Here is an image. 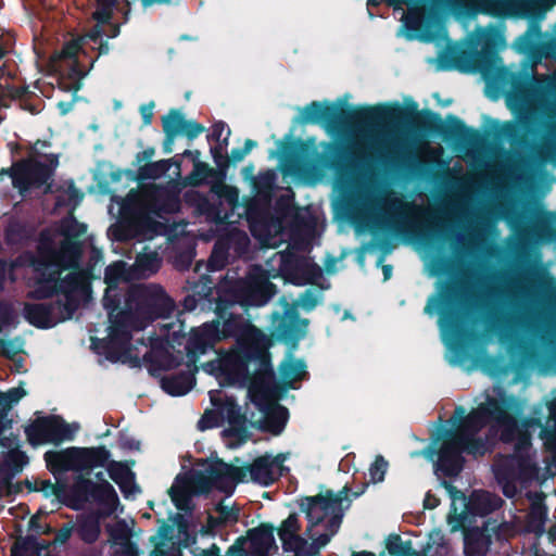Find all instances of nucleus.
<instances>
[{"mask_svg": "<svg viewBox=\"0 0 556 556\" xmlns=\"http://www.w3.org/2000/svg\"><path fill=\"white\" fill-rule=\"evenodd\" d=\"M217 291L214 313L216 319L192 329L186 343L187 356L195 364L200 355L229 338L236 339V349L219 362L220 374L233 384L249 383L250 389L266 395L276 386V376L269 352V338L249 319L239 306Z\"/></svg>", "mask_w": 556, "mask_h": 556, "instance_id": "obj_1", "label": "nucleus"}, {"mask_svg": "<svg viewBox=\"0 0 556 556\" xmlns=\"http://www.w3.org/2000/svg\"><path fill=\"white\" fill-rule=\"evenodd\" d=\"M241 469H245L244 479L249 473L253 482L269 486L279 479L283 466L279 456L263 455L256 457L251 464L242 466Z\"/></svg>", "mask_w": 556, "mask_h": 556, "instance_id": "obj_20", "label": "nucleus"}, {"mask_svg": "<svg viewBox=\"0 0 556 556\" xmlns=\"http://www.w3.org/2000/svg\"><path fill=\"white\" fill-rule=\"evenodd\" d=\"M460 295L458 283L454 281L441 282L439 293L430 295L424 308L427 315H433L438 311V324L442 334L455 348L462 345V341L467 333L458 309Z\"/></svg>", "mask_w": 556, "mask_h": 556, "instance_id": "obj_7", "label": "nucleus"}, {"mask_svg": "<svg viewBox=\"0 0 556 556\" xmlns=\"http://www.w3.org/2000/svg\"><path fill=\"white\" fill-rule=\"evenodd\" d=\"M79 470H90L96 467H103L110 459L111 453L104 446L77 447Z\"/></svg>", "mask_w": 556, "mask_h": 556, "instance_id": "obj_32", "label": "nucleus"}, {"mask_svg": "<svg viewBox=\"0 0 556 556\" xmlns=\"http://www.w3.org/2000/svg\"><path fill=\"white\" fill-rule=\"evenodd\" d=\"M25 395H26V391L22 387L11 388L7 392H2V396H3L2 402H3L5 414L8 415L9 410L12 408V405L17 403Z\"/></svg>", "mask_w": 556, "mask_h": 556, "instance_id": "obj_63", "label": "nucleus"}, {"mask_svg": "<svg viewBox=\"0 0 556 556\" xmlns=\"http://www.w3.org/2000/svg\"><path fill=\"white\" fill-rule=\"evenodd\" d=\"M306 365L301 359H287L280 363L279 372L283 384L288 389H292L293 382L302 380L306 375Z\"/></svg>", "mask_w": 556, "mask_h": 556, "instance_id": "obj_39", "label": "nucleus"}, {"mask_svg": "<svg viewBox=\"0 0 556 556\" xmlns=\"http://www.w3.org/2000/svg\"><path fill=\"white\" fill-rule=\"evenodd\" d=\"M43 547L35 535L20 536L11 548V556H28L29 553L38 554Z\"/></svg>", "mask_w": 556, "mask_h": 556, "instance_id": "obj_42", "label": "nucleus"}, {"mask_svg": "<svg viewBox=\"0 0 556 556\" xmlns=\"http://www.w3.org/2000/svg\"><path fill=\"white\" fill-rule=\"evenodd\" d=\"M516 418L515 416H513ZM517 420V419H515ZM517 431L514 440L510 442H515V455L514 458H516L517 466L520 471H525L527 469L534 470V466L531 464V460L528 456H525L523 454H527L531 447V438L530 435L522 431L518 425V421H516Z\"/></svg>", "mask_w": 556, "mask_h": 556, "instance_id": "obj_35", "label": "nucleus"}, {"mask_svg": "<svg viewBox=\"0 0 556 556\" xmlns=\"http://www.w3.org/2000/svg\"><path fill=\"white\" fill-rule=\"evenodd\" d=\"M87 503L97 504L100 507L98 513L110 516L117 509L119 498L113 485L106 480L93 482L89 478L78 476L68 489L63 504L74 510H79Z\"/></svg>", "mask_w": 556, "mask_h": 556, "instance_id": "obj_10", "label": "nucleus"}, {"mask_svg": "<svg viewBox=\"0 0 556 556\" xmlns=\"http://www.w3.org/2000/svg\"><path fill=\"white\" fill-rule=\"evenodd\" d=\"M137 267L149 275L155 274L161 266V258L156 252L139 254L136 260Z\"/></svg>", "mask_w": 556, "mask_h": 556, "instance_id": "obj_56", "label": "nucleus"}, {"mask_svg": "<svg viewBox=\"0 0 556 556\" xmlns=\"http://www.w3.org/2000/svg\"><path fill=\"white\" fill-rule=\"evenodd\" d=\"M80 50V40L73 39L66 42L51 59L53 68L59 72L58 87L62 91L73 92L74 97L81 88V79L87 76L97 60V58L91 60L89 68L85 70L78 60Z\"/></svg>", "mask_w": 556, "mask_h": 556, "instance_id": "obj_13", "label": "nucleus"}, {"mask_svg": "<svg viewBox=\"0 0 556 556\" xmlns=\"http://www.w3.org/2000/svg\"><path fill=\"white\" fill-rule=\"evenodd\" d=\"M413 207H415L413 204H399L389 217L379 220L378 227L388 235L418 241L443 238L445 223L435 215H428L427 224L419 227L408 219L405 211Z\"/></svg>", "mask_w": 556, "mask_h": 556, "instance_id": "obj_12", "label": "nucleus"}, {"mask_svg": "<svg viewBox=\"0 0 556 556\" xmlns=\"http://www.w3.org/2000/svg\"><path fill=\"white\" fill-rule=\"evenodd\" d=\"M223 287H215L208 276H202L199 281L194 282L191 291L201 300L202 309L208 308L214 311L216 306L217 291Z\"/></svg>", "mask_w": 556, "mask_h": 556, "instance_id": "obj_36", "label": "nucleus"}, {"mask_svg": "<svg viewBox=\"0 0 556 556\" xmlns=\"http://www.w3.org/2000/svg\"><path fill=\"white\" fill-rule=\"evenodd\" d=\"M492 536L489 529L473 527L468 529L464 535L465 556H484L490 549Z\"/></svg>", "mask_w": 556, "mask_h": 556, "instance_id": "obj_26", "label": "nucleus"}, {"mask_svg": "<svg viewBox=\"0 0 556 556\" xmlns=\"http://www.w3.org/2000/svg\"><path fill=\"white\" fill-rule=\"evenodd\" d=\"M218 291L227 298V301L237 304L240 311L248 312L249 307L268 303L277 293V287L269 280L267 274L261 270L245 278L226 281Z\"/></svg>", "mask_w": 556, "mask_h": 556, "instance_id": "obj_9", "label": "nucleus"}, {"mask_svg": "<svg viewBox=\"0 0 556 556\" xmlns=\"http://www.w3.org/2000/svg\"><path fill=\"white\" fill-rule=\"evenodd\" d=\"M289 419V410L286 406L276 403L265 413L264 420L261 425L263 431L274 435H279L285 430Z\"/></svg>", "mask_w": 556, "mask_h": 556, "instance_id": "obj_33", "label": "nucleus"}, {"mask_svg": "<svg viewBox=\"0 0 556 556\" xmlns=\"http://www.w3.org/2000/svg\"><path fill=\"white\" fill-rule=\"evenodd\" d=\"M176 526L174 525V517L172 518V523H167L162 521V525L159 528L156 534L150 538V543L153 545V549L150 553V556H180V549L166 548V543H173L174 539V529Z\"/></svg>", "mask_w": 556, "mask_h": 556, "instance_id": "obj_30", "label": "nucleus"}, {"mask_svg": "<svg viewBox=\"0 0 556 556\" xmlns=\"http://www.w3.org/2000/svg\"><path fill=\"white\" fill-rule=\"evenodd\" d=\"M244 471L245 469L227 464L219 458L214 460L206 469L215 489L228 495L233 493L238 483L244 481Z\"/></svg>", "mask_w": 556, "mask_h": 556, "instance_id": "obj_21", "label": "nucleus"}, {"mask_svg": "<svg viewBox=\"0 0 556 556\" xmlns=\"http://www.w3.org/2000/svg\"><path fill=\"white\" fill-rule=\"evenodd\" d=\"M491 421L501 428V440L511 442L516 435V420L508 412V406L496 399H488L468 414L464 406H456L450 419L451 428H441L435 442L441 441L439 447L430 448V458L434 460L438 476L448 478L457 477L465 464L463 454L473 457L484 456L491 451L489 438L479 437V432Z\"/></svg>", "mask_w": 556, "mask_h": 556, "instance_id": "obj_3", "label": "nucleus"}, {"mask_svg": "<svg viewBox=\"0 0 556 556\" xmlns=\"http://www.w3.org/2000/svg\"><path fill=\"white\" fill-rule=\"evenodd\" d=\"M504 501L488 491H473L467 504L468 511L473 516L485 517L500 509Z\"/></svg>", "mask_w": 556, "mask_h": 556, "instance_id": "obj_27", "label": "nucleus"}, {"mask_svg": "<svg viewBox=\"0 0 556 556\" xmlns=\"http://www.w3.org/2000/svg\"><path fill=\"white\" fill-rule=\"evenodd\" d=\"M227 176V170H219V167H211L205 162H195L192 172L187 177V182L192 187H199L206 182L208 178H215L223 181Z\"/></svg>", "mask_w": 556, "mask_h": 556, "instance_id": "obj_37", "label": "nucleus"}, {"mask_svg": "<svg viewBox=\"0 0 556 556\" xmlns=\"http://www.w3.org/2000/svg\"><path fill=\"white\" fill-rule=\"evenodd\" d=\"M25 319L38 329H50L60 323L72 319L62 308V299L43 303H27L24 306Z\"/></svg>", "mask_w": 556, "mask_h": 556, "instance_id": "obj_17", "label": "nucleus"}, {"mask_svg": "<svg viewBox=\"0 0 556 556\" xmlns=\"http://www.w3.org/2000/svg\"><path fill=\"white\" fill-rule=\"evenodd\" d=\"M275 176L271 172L258 174L255 180L251 184L255 194L263 199H270L274 191Z\"/></svg>", "mask_w": 556, "mask_h": 556, "instance_id": "obj_44", "label": "nucleus"}, {"mask_svg": "<svg viewBox=\"0 0 556 556\" xmlns=\"http://www.w3.org/2000/svg\"><path fill=\"white\" fill-rule=\"evenodd\" d=\"M257 146V142L253 139H247L244 141V146L242 148H233L229 155L226 154L224 160L228 161L227 163V169L229 168L230 164H236L238 162H241L253 148Z\"/></svg>", "mask_w": 556, "mask_h": 556, "instance_id": "obj_59", "label": "nucleus"}, {"mask_svg": "<svg viewBox=\"0 0 556 556\" xmlns=\"http://www.w3.org/2000/svg\"><path fill=\"white\" fill-rule=\"evenodd\" d=\"M215 510L218 514L220 522L226 525L228 522L235 523L239 519V509L232 508L224 505L223 503H218L215 507Z\"/></svg>", "mask_w": 556, "mask_h": 556, "instance_id": "obj_64", "label": "nucleus"}, {"mask_svg": "<svg viewBox=\"0 0 556 556\" xmlns=\"http://www.w3.org/2000/svg\"><path fill=\"white\" fill-rule=\"evenodd\" d=\"M51 165L45 164L33 159H23L14 162L10 168H2V174H7L12 179V185L25 193L30 188L46 187V192L50 191L51 184L48 181L53 176V168L58 165V156L52 155Z\"/></svg>", "mask_w": 556, "mask_h": 556, "instance_id": "obj_14", "label": "nucleus"}, {"mask_svg": "<svg viewBox=\"0 0 556 556\" xmlns=\"http://www.w3.org/2000/svg\"><path fill=\"white\" fill-rule=\"evenodd\" d=\"M104 517L101 513L81 515L77 518L75 532L86 544H93L98 541L101 533L100 518Z\"/></svg>", "mask_w": 556, "mask_h": 556, "instance_id": "obj_31", "label": "nucleus"}, {"mask_svg": "<svg viewBox=\"0 0 556 556\" xmlns=\"http://www.w3.org/2000/svg\"><path fill=\"white\" fill-rule=\"evenodd\" d=\"M321 164L338 172L345 170L354 161L349 146L340 142H326L320 156Z\"/></svg>", "mask_w": 556, "mask_h": 556, "instance_id": "obj_24", "label": "nucleus"}, {"mask_svg": "<svg viewBox=\"0 0 556 556\" xmlns=\"http://www.w3.org/2000/svg\"><path fill=\"white\" fill-rule=\"evenodd\" d=\"M194 384V372L190 370L167 375L161 379V388L172 396H182L187 394Z\"/></svg>", "mask_w": 556, "mask_h": 556, "instance_id": "obj_29", "label": "nucleus"}, {"mask_svg": "<svg viewBox=\"0 0 556 556\" xmlns=\"http://www.w3.org/2000/svg\"><path fill=\"white\" fill-rule=\"evenodd\" d=\"M81 253L78 240L63 239L56 249L50 239H42L35 254L30 256L29 265L34 271L52 270V274H62L64 270L78 268Z\"/></svg>", "mask_w": 556, "mask_h": 556, "instance_id": "obj_11", "label": "nucleus"}, {"mask_svg": "<svg viewBox=\"0 0 556 556\" xmlns=\"http://www.w3.org/2000/svg\"><path fill=\"white\" fill-rule=\"evenodd\" d=\"M306 268H312L309 266V261L296 255L283 257L280 266L281 274L286 281H289L294 286L307 285V278H304Z\"/></svg>", "mask_w": 556, "mask_h": 556, "instance_id": "obj_28", "label": "nucleus"}, {"mask_svg": "<svg viewBox=\"0 0 556 556\" xmlns=\"http://www.w3.org/2000/svg\"><path fill=\"white\" fill-rule=\"evenodd\" d=\"M212 403L218 408L220 416L226 418L230 425L229 429L224 430V434L245 440L248 438L247 416L237 401L231 396H227L219 403L216 400H212Z\"/></svg>", "mask_w": 556, "mask_h": 556, "instance_id": "obj_22", "label": "nucleus"}, {"mask_svg": "<svg viewBox=\"0 0 556 556\" xmlns=\"http://www.w3.org/2000/svg\"><path fill=\"white\" fill-rule=\"evenodd\" d=\"M548 419L547 422L553 420L554 426L543 425L541 418H530L529 425L541 428V437L545 439V443L551 450H556V397L547 403Z\"/></svg>", "mask_w": 556, "mask_h": 556, "instance_id": "obj_38", "label": "nucleus"}, {"mask_svg": "<svg viewBox=\"0 0 556 556\" xmlns=\"http://www.w3.org/2000/svg\"><path fill=\"white\" fill-rule=\"evenodd\" d=\"M170 166V160H161L157 162H150L138 169V177L141 180L155 179L165 174Z\"/></svg>", "mask_w": 556, "mask_h": 556, "instance_id": "obj_46", "label": "nucleus"}, {"mask_svg": "<svg viewBox=\"0 0 556 556\" xmlns=\"http://www.w3.org/2000/svg\"><path fill=\"white\" fill-rule=\"evenodd\" d=\"M389 464L382 455H377L369 468L370 480L372 483H379L384 480Z\"/></svg>", "mask_w": 556, "mask_h": 556, "instance_id": "obj_61", "label": "nucleus"}, {"mask_svg": "<svg viewBox=\"0 0 556 556\" xmlns=\"http://www.w3.org/2000/svg\"><path fill=\"white\" fill-rule=\"evenodd\" d=\"M230 129L227 128V134L225 138H220L219 141H216L217 143L215 146H212L210 149V152L212 154L213 161L217 167H219V170H227V163L228 161L224 160L226 154L224 153L229 144V137H230Z\"/></svg>", "mask_w": 556, "mask_h": 556, "instance_id": "obj_52", "label": "nucleus"}, {"mask_svg": "<svg viewBox=\"0 0 556 556\" xmlns=\"http://www.w3.org/2000/svg\"><path fill=\"white\" fill-rule=\"evenodd\" d=\"M125 276V263L123 261L109 265L104 271V282L106 288H118V283Z\"/></svg>", "mask_w": 556, "mask_h": 556, "instance_id": "obj_53", "label": "nucleus"}, {"mask_svg": "<svg viewBox=\"0 0 556 556\" xmlns=\"http://www.w3.org/2000/svg\"><path fill=\"white\" fill-rule=\"evenodd\" d=\"M111 536L114 540H123V542H121V554L123 556H139V548L137 544L128 538L123 529L112 530Z\"/></svg>", "mask_w": 556, "mask_h": 556, "instance_id": "obj_57", "label": "nucleus"}, {"mask_svg": "<svg viewBox=\"0 0 556 556\" xmlns=\"http://www.w3.org/2000/svg\"><path fill=\"white\" fill-rule=\"evenodd\" d=\"M129 342V340H125L121 336L109 330V337L99 341V354L104 355L108 361L116 363L119 361L122 354L127 350Z\"/></svg>", "mask_w": 556, "mask_h": 556, "instance_id": "obj_34", "label": "nucleus"}, {"mask_svg": "<svg viewBox=\"0 0 556 556\" xmlns=\"http://www.w3.org/2000/svg\"><path fill=\"white\" fill-rule=\"evenodd\" d=\"M5 241L9 244H20L29 239V230L21 222H11L5 228Z\"/></svg>", "mask_w": 556, "mask_h": 556, "instance_id": "obj_48", "label": "nucleus"}, {"mask_svg": "<svg viewBox=\"0 0 556 556\" xmlns=\"http://www.w3.org/2000/svg\"><path fill=\"white\" fill-rule=\"evenodd\" d=\"M417 108L416 102H412L408 108L395 102L345 110L333 103L312 101L302 110L300 122L302 124L326 123L329 128L338 129L344 124H401L412 119L416 129L427 135H438L446 142L476 144L481 139L479 130L467 126L453 114H448L446 122H443L439 113L429 109L418 111Z\"/></svg>", "mask_w": 556, "mask_h": 556, "instance_id": "obj_2", "label": "nucleus"}, {"mask_svg": "<svg viewBox=\"0 0 556 556\" xmlns=\"http://www.w3.org/2000/svg\"><path fill=\"white\" fill-rule=\"evenodd\" d=\"M47 468L52 475L68 470H79L77 447H67L62 451H48L43 455Z\"/></svg>", "mask_w": 556, "mask_h": 556, "instance_id": "obj_25", "label": "nucleus"}, {"mask_svg": "<svg viewBox=\"0 0 556 556\" xmlns=\"http://www.w3.org/2000/svg\"><path fill=\"white\" fill-rule=\"evenodd\" d=\"M175 302L157 285H136L125 294V306L109 317V330L125 340H131L132 330H143L159 318H168Z\"/></svg>", "mask_w": 556, "mask_h": 556, "instance_id": "obj_4", "label": "nucleus"}, {"mask_svg": "<svg viewBox=\"0 0 556 556\" xmlns=\"http://www.w3.org/2000/svg\"><path fill=\"white\" fill-rule=\"evenodd\" d=\"M500 61L495 41L488 36L480 50L468 51L458 47H447L439 56V68L480 73L485 79H491L500 71L497 65Z\"/></svg>", "mask_w": 556, "mask_h": 556, "instance_id": "obj_8", "label": "nucleus"}, {"mask_svg": "<svg viewBox=\"0 0 556 556\" xmlns=\"http://www.w3.org/2000/svg\"><path fill=\"white\" fill-rule=\"evenodd\" d=\"M86 230L87 226L79 223L74 216L66 217L61 223V233L64 239L78 240Z\"/></svg>", "mask_w": 556, "mask_h": 556, "instance_id": "obj_49", "label": "nucleus"}, {"mask_svg": "<svg viewBox=\"0 0 556 556\" xmlns=\"http://www.w3.org/2000/svg\"><path fill=\"white\" fill-rule=\"evenodd\" d=\"M536 125L535 114L526 111L519 114L517 122L509 121L503 124L495 122V137L507 139L514 146L527 147L529 144L528 135L534 134Z\"/></svg>", "mask_w": 556, "mask_h": 556, "instance_id": "obj_18", "label": "nucleus"}, {"mask_svg": "<svg viewBox=\"0 0 556 556\" xmlns=\"http://www.w3.org/2000/svg\"><path fill=\"white\" fill-rule=\"evenodd\" d=\"M386 547L391 556H426V551L418 552L413 548L410 540L403 541L400 534H390Z\"/></svg>", "mask_w": 556, "mask_h": 556, "instance_id": "obj_40", "label": "nucleus"}, {"mask_svg": "<svg viewBox=\"0 0 556 556\" xmlns=\"http://www.w3.org/2000/svg\"><path fill=\"white\" fill-rule=\"evenodd\" d=\"M514 460H516V459L513 458L511 460H508L495 468L494 473H495V478L497 479L498 483L516 482V480L518 478V472L513 464Z\"/></svg>", "mask_w": 556, "mask_h": 556, "instance_id": "obj_60", "label": "nucleus"}, {"mask_svg": "<svg viewBox=\"0 0 556 556\" xmlns=\"http://www.w3.org/2000/svg\"><path fill=\"white\" fill-rule=\"evenodd\" d=\"M553 214L547 212L546 218L539 220L532 228L534 237L544 242L556 241V228L552 227Z\"/></svg>", "mask_w": 556, "mask_h": 556, "instance_id": "obj_47", "label": "nucleus"}, {"mask_svg": "<svg viewBox=\"0 0 556 556\" xmlns=\"http://www.w3.org/2000/svg\"><path fill=\"white\" fill-rule=\"evenodd\" d=\"M172 502L180 511L191 513L194 508L192 503V492L186 486H172L169 490Z\"/></svg>", "mask_w": 556, "mask_h": 556, "instance_id": "obj_43", "label": "nucleus"}, {"mask_svg": "<svg viewBox=\"0 0 556 556\" xmlns=\"http://www.w3.org/2000/svg\"><path fill=\"white\" fill-rule=\"evenodd\" d=\"M299 304L286 302L283 314L273 313L271 334L280 342L295 345L307 332L308 319L301 318L298 312Z\"/></svg>", "mask_w": 556, "mask_h": 556, "instance_id": "obj_16", "label": "nucleus"}, {"mask_svg": "<svg viewBox=\"0 0 556 556\" xmlns=\"http://www.w3.org/2000/svg\"><path fill=\"white\" fill-rule=\"evenodd\" d=\"M36 483H39V488L33 490L42 492L46 497L53 495L62 503L66 498L68 492L66 484L52 483L50 480H36Z\"/></svg>", "mask_w": 556, "mask_h": 556, "instance_id": "obj_51", "label": "nucleus"}, {"mask_svg": "<svg viewBox=\"0 0 556 556\" xmlns=\"http://www.w3.org/2000/svg\"><path fill=\"white\" fill-rule=\"evenodd\" d=\"M125 299V295H123L122 290L118 288H106L102 304L103 307L108 311L109 317H113V313L118 311L121 308L122 299Z\"/></svg>", "mask_w": 556, "mask_h": 556, "instance_id": "obj_55", "label": "nucleus"}, {"mask_svg": "<svg viewBox=\"0 0 556 556\" xmlns=\"http://www.w3.org/2000/svg\"><path fill=\"white\" fill-rule=\"evenodd\" d=\"M189 484L192 489V493L197 495L207 494L213 488H215L208 473L205 475L201 471H198L191 476L189 479Z\"/></svg>", "mask_w": 556, "mask_h": 556, "instance_id": "obj_54", "label": "nucleus"}, {"mask_svg": "<svg viewBox=\"0 0 556 556\" xmlns=\"http://www.w3.org/2000/svg\"><path fill=\"white\" fill-rule=\"evenodd\" d=\"M367 0L368 7H378L381 3L401 9L402 5L408 8V13L404 15V27L407 30L408 39L419 38L429 41L433 38L432 27L444 12H450L457 17H473L480 10L475 0Z\"/></svg>", "mask_w": 556, "mask_h": 556, "instance_id": "obj_5", "label": "nucleus"}, {"mask_svg": "<svg viewBox=\"0 0 556 556\" xmlns=\"http://www.w3.org/2000/svg\"><path fill=\"white\" fill-rule=\"evenodd\" d=\"M277 528L270 522H261L257 527L247 531L244 536L249 546L250 556H274L279 547L276 543Z\"/></svg>", "mask_w": 556, "mask_h": 556, "instance_id": "obj_19", "label": "nucleus"}, {"mask_svg": "<svg viewBox=\"0 0 556 556\" xmlns=\"http://www.w3.org/2000/svg\"><path fill=\"white\" fill-rule=\"evenodd\" d=\"M151 222L150 217L140 212L124 208L118 225L115 228L114 236L119 241L134 239L140 235Z\"/></svg>", "mask_w": 556, "mask_h": 556, "instance_id": "obj_23", "label": "nucleus"}, {"mask_svg": "<svg viewBox=\"0 0 556 556\" xmlns=\"http://www.w3.org/2000/svg\"><path fill=\"white\" fill-rule=\"evenodd\" d=\"M36 274L35 289L30 296L36 300H48L62 294V308L67 315H73L80 306L81 295L90 291L87 273L81 269H73L65 277L62 274H52V270L34 271Z\"/></svg>", "mask_w": 556, "mask_h": 556, "instance_id": "obj_6", "label": "nucleus"}, {"mask_svg": "<svg viewBox=\"0 0 556 556\" xmlns=\"http://www.w3.org/2000/svg\"><path fill=\"white\" fill-rule=\"evenodd\" d=\"M321 300V294L313 289H306L304 292L300 294L298 301H295L299 306H301L305 312L313 311Z\"/></svg>", "mask_w": 556, "mask_h": 556, "instance_id": "obj_62", "label": "nucleus"}, {"mask_svg": "<svg viewBox=\"0 0 556 556\" xmlns=\"http://www.w3.org/2000/svg\"><path fill=\"white\" fill-rule=\"evenodd\" d=\"M185 121L186 118L179 110L170 109L168 114L162 117L163 131L179 136L181 135Z\"/></svg>", "mask_w": 556, "mask_h": 556, "instance_id": "obj_45", "label": "nucleus"}, {"mask_svg": "<svg viewBox=\"0 0 556 556\" xmlns=\"http://www.w3.org/2000/svg\"><path fill=\"white\" fill-rule=\"evenodd\" d=\"M96 11L92 13V18L98 24H110L113 16V11L118 5V0H96Z\"/></svg>", "mask_w": 556, "mask_h": 556, "instance_id": "obj_50", "label": "nucleus"}, {"mask_svg": "<svg viewBox=\"0 0 556 556\" xmlns=\"http://www.w3.org/2000/svg\"><path fill=\"white\" fill-rule=\"evenodd\" d=\"M25 435L33 446L45 443L61 444L65 440L73 439V432L65 420L59 415L37 417L27 427Z\"/></svg>", "mask_w": 556, "mask_h": 556, "instance_id": "obj_15", "label": "nucleus"}, {"mask_svg": "<svg viewBox=\"0 0 556 556\" xmlns=\"http://www.w3.org/2000/svg\"><path fill=\"white\" fill-rule=\"evenodd\" d=\"M108 472L110 478L116 483L124 482L127 478H130V476L134 475V472L130 470V468L122 463V462H115L112 460L108 465Z\"/></svg>", "mask_w": 556, "mask_h": 556, "instance_id": "obj_58", "label": "nucleus"}, {"mask_svg": "<svg viewBox=\"0 0 556 556\" xmlns=\"http://www.w3.org/2000/svg\"><path fill=\"white\" fill-rule=\"evenodd\" d=\"M174 525L177 529L179 547H191L197 542V534L190 531L189 521L180 514L174 515Z\"/></svg>", "mask_w": 556, "mask_h": 556, "instance_id": "obj_41", "label": "nucleus"}]
</instances>
